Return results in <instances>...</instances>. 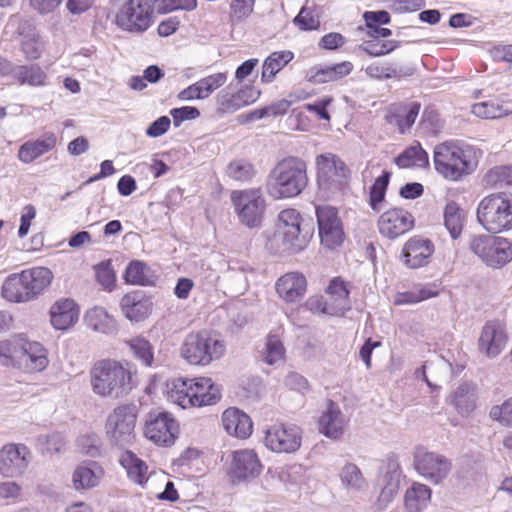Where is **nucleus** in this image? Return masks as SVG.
Here are the masks:
<instances>
[{
    "label": "nucleus",
    "mask_w": 512,
    "mask_h": 512,
    "mask_svg": "<svg viewBox=\"0 0 512 512\" xmlns=\"http://www.w3.org/2000/svg\"><path fill=\"white\" fill-rule=\"evenodd\" d=\"M120 465L125 469L128 478L134 483L143 486L148 478V466L136 454L125 450L119 457Z\"/></svg>",
    "instance_id": "32"
},
{
    "label": "nucleus",
    "mask_w": 512,
    "mask_h": 512,
    "mask_svg": "<svg viewBox=\"0 0 512 512\" xmlns=\"http://www.w3.org/2000/svg\"><path fill=\"white\" fill-rule=\"evenodd\" d=\"M473 150L456 141H446L434 148L433 162L436 171L444 178L459 181L473 172Z\"/></svg>",
    "instance_id": "3"
},
{
    "label": "nucleus",
    "mask_w": 512,
    "mask_h": 512,
    "mask_svg": "<svg viewBox=\"0 0 512 512\" xmlns=\"http://www.w3.org/2000/svg\"><path fill=\"white\" fill-rule=\"evenodd\" d=\"M38 441L49 454L61 452L65 445L64 437L60 433L41 435L39 436Z\"/></svg>",
    "instance_id": "59"
},
{
    "label": "nucleus",
    "mask_w": 512,
    "mask_h": 512,
    "mask_svg": "<svg viewBox=\"0 0 512 512\" xmlns=\"http://www.w3.org/2000/svg\"><path fill=\"white\" fill-rule=\"evenodd\" d=\"M469 249L483 263L492 268H501L512 260V248L508 239L493 235H473Z\"/></svg>",
    "instance_id": "7"
},
{
    "label": "nucleus",
    "mask_w": 512,
    "mask_h": 512,
    "mask_svg": "<svg viewBox=\"0 0 512 512\" xmlns=\"http://www.w3.org/2000/svg\"><path fill=\"white\" fill-rule=\"evenodd\" d=\"M401 479V470L397 463H389L383 477L384 485L379 495V502L387 505L397 494Z\"/></svg>",
    "instance_id": "39"
},
{
    "label": "nucleus",
    "mask_w": 512,
    "mask_h": 512,
    "mask_svg": "<svg viewBox=\"0 0 512 512\" xmlns=\"http://www.w3.org/2000/svg\"><path fill=\"white\" fill-rule=\"evenodd\" d=\"M400 45L401 42L396 40L373 39L364 41L358 48L371 57H380L394 51Z\"/></svg>",
    "instance_id": "47"
},
{
    "label": "nucleus",
    "mask_w": 512,
    "mask_h": 512,
    "mask_svg": "<svg viewBox=\"0 0 512 512\" xmlns=\"http://www.w3.org/2000/svg\"><path fill=\"white\" fill-rule=\"evenodd\" d=\"M22 278L33 299L42 294L51 284L53 273L46 267H33L21 272Z\"/></svg>",
    "instance_id": "31"
},
{
    "label": "nucleus",
    "mask_w": 512,
    "mask_h": 512,
    "mask_svg": "<svg viewBox=\"0 0 512 512\" xmlns=\"http://www.w3.org/2000/svg\"><path fill=\"white\" fill-rule=\"evenodd\" d=\"M128 344L137 359L142 361L146 366L152 365L154 354L152 345L148 340L143 337H136L131 339Z\"/></svg>",
    "instance_id": "49"
},
{
    "label": "nucleus",
    "mask_w": 512,
    "mask_h": 512,
    "mask_svg": "<svg viewBox=\"0 0 512 512\" xmlns=\"http://www.w3.org/2000/svg\"><path fill=\"white\" fill-rule=\"evenodd\" d=\"M318 427L326 437L338 439L344 433L347 422L345 418H319Z\"/></svg>",
    "instance_id": "50"
},
{
    "label": "nucleus",
    "mask_w": 512,
    "mask_h": 512,
    "mask_svg": "<svg viewBox=\"0 0 512 512\" xmlns=\"http://www.w3.org/2000/svg\"><path fill=\"white\" fill-rule=\"evenodd\" d=\"M353 70V64L348 61L341 63L315 66L306 74V79L313 84H322L337 81L350 74Z\"/></svg>",
    "instance_id": "29"
},
{
    "label": "nucleus",
    "mask_w": 512,
    "mask_h": 512,
    "mask_svg": "<svg viewBox=\"0 0 512 512\" xmlns=\"http://www.w3.org/2000/svg\"><path fill=\"white\" fill-rule=\"evenodd\" d=\"M390 178L391 172L383 171L369 189V205L374 211H379V204L385 200Z\"/></svg>",
    "instance_id": "46"
},
{
    "label": "nucleus",
    "mask_w": 512,
    "mask_h": 512,
    "mask_svg": "<svg viewBox=\"0 0 512 512\" xmlns=\"http://www.w3.org/2000/svg\"><path fill=\"white\" fill-rule=\"evenodd\" d=\"M421 104L419 102H410L399 106L392 114L390 123L397 125L401 134H405L416 121Z\"/></svg>",
    "instance_id": "37"
},
{
    "label": "nucleus",
    "mask_w": 512,
    "mask_h": 512,
    "mask_svg": "<svg viewBox=\"0 0 512 512\" xmlns=\"http://www.w3.org/2000/svg\"><path fill=\"white\" fill-rule=\"evenodd\" d=\"M90 385L99 397L113 400L123 398L137 386L136 371L128 363L100 360L90 370Z\"/></svg>",
    "instance_id": "1"
},
{
    "label": "nucleus",
    "mask_w": 512,
    "mask_h": 512,
    "mask_svg": "<svg viewBox=\"0 0 512 512\" xmlns=\"http://www.w3.org/2000/svg\"><path fill=\"white\" fill-rule=\"evenodd\" d=\"M478 399V387L473 382L459 384L446 398V403L459 414L474 411Z\"/></svg>",
    "instance_id": "24"
},
{
    "label": "nucleus",
    "mask_w": 512,
    "mask_h": 512,
    "mask_svg": "<svg viewBox=\"0 0 512 512\" xmlns=\"http://www.w3.org/2000/svg\"><path fill=\"white\" fill-rule=\"evenodd\" d=\"M120 307L125 317L132 322L144 321L152 312L153 302L143 291H132L125 294Z\"/></svg>",
    "instance_id": "19"
},
{
    "label": "nucleus",
    "mask_w": 512,
    "mask_h": 512,
    "mask_svg": "<svg viewBox=\"0 0 512 512\" xmlns=\"http://www.w3.org/2000/svg\"><path fill=\"white\" fill-rule=\"evenodd\" d=\"M17 367L28 372H39L46 368L48 359L42 344L22 340Z\"/></svg>",
    "instance_id": "21"
},
{
    "label": "nucleus",
    "mask_w": 512,
    "mask_h": 512,
    "mask_svg": "<svg viewBox=\"0 0 512 512\" xmlns=\"http://www.w3.org/2000/svg\"><path fill=\"white\" fill-rule=\"evenodd\" d=\"M263 465L252 449H240L231 452L227 467V477L232 484L248 482L260 476Z\"/></svg>",
    "instance_id": "11"
},
{
    "label": "nucleus",
    "mask_w": 512,
    "mask_h": 512,
    "mask_svg": "<svg viewBox=\"0 0 512 512\" xmlns=\"http://www.w3.org/2000/svg\"><path fill=\"white\" fill-rule=\"evenodd\" d=\"M316 217L321 244L329 249L340 246L344 241V231L337 209L317 206Z\"/></svg>",
    "instance_id": "12"
},
{
    "label": "nucleus",
    "mask_w": 512,
    "mask_h": 512,
    "mask_svg": "<svg viewBox=\"0 0 512 512\" xmlns=\"http://www.w3.org/2000/svg\"><path fill=\"white\" fill-rule=\"evenodd\" d=\"M302 218L300 213L295 209H285L278 215V223L276 230L293 228V226L301 225Z\"/></svg>",
    "instance_id": "61"
},
{
    "label": "nucleus",
    "mask_w": 512,
    "mask_h": 512,
    "mask_svg": "<svg viewBox=\"0 0 512 512\" xmlns=\"http://www.w3.org/2000/svg\"><path fill=\"white\" fill-rule=\"evenodd\" d=\"M227 81V74L223 72L215 73L204 77L198 81L204 98H208L216 89L223 86Z\"/></svg>",
    "instance_id": "56"
},
{
    "label": "nucleus",
    "mask_w": 512,
    "mask_h": 512,
    "mask_svg": "<svg viewBox=\"0 0 512 512\" xmlns=\"http://www.w3.org/2000/svg\"><path fill=\"white\" fill-rule=\"evenodd\" d=\"M89 328L96 332L109 334L116 330V321L102 307H94L85 315Z\"/></svg>",
    "instance_id": "38"
},
{
    "label": "nucleus",
    "mask_w": 512,
    "mask_h": 512,
    "mask_svg": "<svg viewBox=\"0 0 512 512\" xmlns=\"http://www.w3.org/2000/svg\"><path fill=\"white\" fill-rule=\"evenodd\" d=\"M342 484L354 491H363L367 488V481L365 480L361 470L353 463H347L340 472Z\"/></svg>",
    "instance_id": "45"
},
{
    "label": "nucleus",
    "mask_w": 512,
    "mask_h": 512,
    "mask_svg": "<svg viewBox=\"0 0 512 512\" xmlns=\"http://www.w3.org/2000/svg\"><path fill=\"white\" fill-rule=\"evenodd\" d=\"M227 175L237 181H246L252 178L254 169L252 164L245 160H236L227 167Z\"/></svg>",
    "instance_id": "54"
},
{
    "label": "nucleus",
    "mask_w": 512,
    "mask_h": 512,
    "mask_svg": "<svg viewBox=\"0 0 512 512\" xmlns=\"http://www.w3.org/2000/svg\"><path fill=\"white\" fill-rule=\"evenodd\" d=\"M124 278L130 284L152 286L155 285L158 276L146 263L133 260L127 266Z\"/></svg>",
    "instance_id": "34"
},
{
    "label": "nucleus",
    "mask_w": 512,
    "mask_h": 512,
    "mask_svg": "<svg viewBox=\"0 0 512 512\" xmlns=\"http://www.w3.org/2000/svg\"><path fill=\"white\" fill-rule=\"evenodd\" d=\"M153 0H128L116 16V24L132 33L146 31L152 20Z\"/></svg>",
    "instance_id": "9"
},
{
    "label": "nucleus",
    "mask_w": 512,
    "mask_h": 512,
    "mask_svg": "<svg viewBox=\"0 0 512 512\" xmlns=\"http://www.w3.org/2000/svg\"><path fill=\"white\" fill-rule=\"evenodd\" d=\"M366 26L371 28H377V26L389 24L391 21L390 14L385 10L378 11H366L363 14Z\"/></svg>",
    "instance_id": "63"
},
{
    "label": "nucleus",
    "mask_w": 512,
    "mask_h": 512,
    "mask_svg": "<svg viewBox=\"0 0 512 512\" xmlns=\"http://www.w3.org/2000/svg\"><path fill=\"white\" fill-rule=\"evenodd\" d=\"M255 0H233L230 8L231 13L237 20L248 17L253 12Z\"/></svg>",
    "instance_id": "64"
},
{
    "label": "nucleus",
    "mask_w": 512,
    "mask_h": 512,
    "mask_svg": "<svg viewBox=\"0 0 512 512\" xmlns=\"http://www.w3.org/2000/svg\"><path fill=\"white\" fill-rule=\"evenodd\" d=\"M77 446L82 454L90 457H98L101 454V440L95 433L80 435Z\"/></svg>",
    "instance_id": "53"
},
{
    "label": "nucleus",
    "mask_w": 512,
    "mask_h": 512,
    "mask_svg": "<svg viewBox=\"0 0 512 512\" xmlns=\"http://www.w3.org/2000/svg\"><path fill=\"white\" fill-rule=\"evenodd\" d=\"M231 201L242 225L249 229L261 227L266 211V200L261 189L233 191Z\"/></svg>",
    "instance_id": "8"
},
{
    "label": "nucleus",
    "mask_w": 512,
    "mask_h": 512,
    "mask_svg": "<svg viewBox=\"0 0 512 512\" xmlns=\"http://www.w3.org/2000/svg\"><path fill=\"white\" fill-rule=\"evenodd\" d=\"M1 293L3 298L10 302L23 303L33 300L21 272L11 274L4 280Z\"/></svg>",
    "instance_id": "33"
},
{
    "label": "nucleus",
    "mask_w": 512,
    "mask_h": 512,
    "mask_svg": "<svg viewBox=\"0 0 512 512\" xmlns=\"http://www.w3.org/2000/svg\"><path fill=\"white\" fill-rule=\"evenodd\" d=\"M50 321L57 330H66L78 320L79 310L72 299H60L50 308Z\"/></svg>",
    "instance_id": "28"
},
{
    "label": "nucleus",
    "mask_w": 512,
    "mask_h": 512,
    "mask_svg": "<svg viewBox=\"0 0 512 512\" xmlns=\"http://www.w3.org/2000/svg\"><path fill=\"white\" fill-rule=\"evenodd\" d=\"M22 340L0 341V357L5 359L4 364L17 366Z\"/></svg>",
    "instance_id": "57"
},
{
    "label": "nucleus",
    "mask_w": 512,
    "mask_h": 512,
    "mask_svg": "<svg viewBox=\"0 0 512 512\" xmlns=\"http://www.w3.org/2000/svg\"><path fill=\"white\" fill-rule=\"evenodd\" d=\"M170 115L173 118V124L175 127H179L182 122L186 120H194L200 116L198 108L193 106H183L180 108H173L170 111Z\"/></svg>",
    "instance_id": "62"
},
{
    "label": "nucleus",
    "mask_w": 512,
    "mask_h": 512,
    "mask_svg": "<svg viewBox=\"0 0 512 512\" xmlns=\"http://www.w3.org/2000/svg\"><path fill=\"white\" fill-rule=\"evenodd\" d=\"M316 165L318 183L327 188L342 184L350 173L346 164L338 156L331 153L317 156Z\"/></svg>",
    "instance_id": "15"
},
{
    "label": "nucleus",
    "mask_w": 512,
    "mask_h": 512,
    "mask_svg": "<svg viewBox=\"0 0 512 512\" xmlns=\"http://www.w3.org/2000/svg\"><path fill=\"white\" fill-rule=\"evenodd\" d=\"M284 385L289 390L296 391L303 396L311 390L308 380L303 375L295 371H291L285 376Z\"/></svg>",
    "instance_id": "58"
},
{
    "label": "nucleus",
    "mask_w": 512,
    "mask_h": 512,
    "mask_svg": "<svg viewBox=\"0 0 512 512\" xmlns=\"http://www.w3.org/2000/svg\"><path fill=\"white\" fill-rule=\"evenodd\" d=\"M413 226V216L408 211L400 208L384 212L378 220L379 232L389 239L399 237L410 231Z\"/></svg>",
    "instance_id": "16"
},
{
    "label": "nucleus",
    "mask_w": 512,
    "mask_h": 512,
    "mask_svg": "<svg viewBox=\"0 0 512 512\" xmlns=\"http://www.w3.org/2000/svg\"><path fill=\"white\" fill-rule=\"evenodd\" d=\"M472 113L486 119L501 118L512 113L508 105L500 104L497 100L479 102L472 106Z\"/></svg>",
    "instance_id": "44"
},
{
    "label": "nucleus",
    "mask_w": 512,
    "mask_h": 512,
    "mask_svg": "<svg viewBox=\"0 0 512 512\" xmlns=\"http://www.w3.org/2000/svg\"><path fill=\"white\" fill-rule=\"evenodd\" d=\"M413 456L417 473L433 484L441 483L451 472L452 463L448 458L423 446L416 447Z\"/></svg>",
    "instance_id": "10"
},
{
    "label": "nucleus",
    "mask_w": 512,
    "mask_h": 512,
    "mask_svg": "<svg viewBox=\"0 0 512 512\" xmlns=\"http://www.w3.org/2000/svg\"><path fill=\"white\" fill-rule=\"evenodd\" d=\"M135 423L133 418H108L107 435L112 445L123 448L133 443Z\"/></svg>",
    "instance_id": "27"
},
{
    "label": "nucleus",
    "mask_w": 512,
    "mask_h": 512,
    "mask_svg": "<svg viewBox=\"0 0 512 512\" xmlns=\"http://www.w3.org/2000/svg\"><path fill=\"white\" fill-rule=\"evenodd\" d=\"M307 281L303 274L290 272L281 276L276 282V291L286 302H296L303 298Z\"/></svg>",
    "instance_id": "25"
},
{
    "label": "nucleus",
    "mask_w": 512,
    "mask_h": 512,
    "mask_svg": "<svg viewBox=\"0 0 512 512\" xmlns=\"http://www.w3.org/2000/svg\"><path fill=\"white\" fill-rule=\"evenodd\" d=\"M293 23L301 30H316L320 26V21L314 17L307 7H302L298 15L294 18Z\"/></svg>",
    "instance_id": "60"
},
{
    "label": "nucleus",
    "mask_w": 512,
    "mask_h": 512,
    "mask_svg": "<svg viewBox=\"0 0 512 512\" xmlns=\"http://www.w3.org/2000/svg\"><path fill=\"white\" fill-rule=\"evenodd\" d=\"M306 169L304 160L298 157L284 158L268 177V192L277 199L299 195L308 183Z\"/></svg>",
    "instance_id": "2"
},
{
    "label": "nucleus",
    "mask_w": 512,
    "mask_h": 512,
    "mask_svg": "<svg viewBox=\"0 0 512 512\" xmlns=\"http://www.w3.org/2000/svg\"><path fill=\"white\" fill-rule=\"evenodd\" d=\"M465 214L459 205L450 201L444 209V225L453 239L460 237L463 229Z\"/></svg>",
    "instance_id": "41"
},
{
    "label": "nucleus",
    "mask_w": 512,
    "mask_h": 512,
    "mask_svg": "<svg viewBox=\"0 0 512 512\" xmlns=\"http://www.w3.org/2000/svg\"><path fill=\"white\" fill-rule=\"evenodd\" d=\"M21 85L42 86L47 78L45 72L36 64L16 66L14 76Z\"/></svg>",
    "instance_id": "42"
},
{
    "label": "nucleus",
    "mask_w": 512,
    "mask_h": 512,
    "mask_svg": "<svg viewBox=\"0 0 512 512\" xmlns=\"http://www.w3.org/2000/svg\"><path fill=\"white\" fill-rule=\"evenodd\" d=\"M169 398L181 408L187 409L214 405L220 400L221 394L211 378H178L173 382Z\"/></svg>",
    "instance_id": "4"
},
{
    "label": "nucleus",
    "mask_w": 512,
    "mask_h": 512,
    "mask_svg": "<svg viewBox=\"0 0 512 512\" xmlns=\"http://www.w3.org/2000/svg\"><path fill=\"white\" fill-rule=\"evenodd\" d=\"M103 477L104 469L98 462L83 461L72 473V484L76 491L90 490L97 487Z\"/></svg>",
    "instance_id": "20"
},
{
    "label": "nucleus",
    "mask_w": 512,
    "mask_h": 512,
    "mask_svg": "<svg viewBox=\"0 0 512 512\" xmlns=\"http://www.w3.org/2000/svg\"><path fill=\"white\" fill-rule=\"evenodd\" d=\"M30 455L24 444L4 445L0 449V474L5 478L21 477L30 463Z\"/></svg>",
    "instance_id": "14"
},
{
    "label": "nucleus",
    "mask_w": 512,
    "mask_h": 512,
    "mask_svg": "<svg viewBox=\"0 0 512 512\" xmlns=\"http://www.w3.org/2000/svg\"><path fill=\"white\" fill-rule=\"evenodd\" d=\"M145 436L159 446H171L179 434L175 418H151L145 424Z\"/></svg>",
    "instance_id": "17"
},
{
    "label": "nucleus",
    "mask_w": 512,
    "mask_h": 512,
    "mask_svg": "<svg viewBox=\"0 0 512 512\" xmlns=\"http://www.w3.org/2000/svg\"><path fill=\"white\" fill-rule=\"evenodd\" d=\"M265 446L276 453H293L301 445V430L296 425L275 424L265 430Z\"/></svg>",
    "instance_id": "13"
},
{
    "label": "nucleus",
    "mask_w": 512,
    "mask_h": 512,
    "mask_svg": "<svg viewBox=\"0 0 512 512\" xmlns=\"http://www.w3.org/2000/svg\"><path fill=\"white\" fill-rule=\"evenodd\" d=\"M294 58L293 52L289 50L275 51L264 61L262 66L261 81L271 83L278 72H280Z\"/></svg>",
    "instance_id": "35"
},
{
    "label": "nucleus",
    "mask_w": 512,
    "mask_h": 512,
    "mask_svg": "<svg viewBox=\"0 0 512 512\" xmlns=\"http://www.w3.org/2000/svg\"><path fill=\"white\" fill-rule=\"evenodd\" d=\"M226 346L223 340L207 331L189 333L181 346L180 353L190 365L207 366L220 359Z\"/></svg>",
    "instance_id": "6"
},
{
    "label": "nucleus",
    "mask_w": 512,
    "mask_h": 512,
    "mask_svg": "<svg viewBox=\"0 0 512 512\" xmlns=\"http://www.w3.org/2000/svg\"><path fill=\"white\" fill-rule=\"evenodd\" d=\"M285 349L283 343L276 335H269L266 340V348L263 356V360L273 365L283 359Z\"/></svg>",
    "instance_id": "52"
},
{
    "label": "nucleus",
    "mask_w": 512,
    "mask_h": 512,
    "mask_svg": "<svg viewBox=\"0 0 512 512\" xmlns=\"http://www.w3.org/2000/svg\"><path fill=\"white\" fill-rule=\"evenodd\" d=\"M431 498V489L425 484L414 483L405 493V505L410 511L425 507Z\"/></svg>",
    "instance_id": "43"
},
{
    "label": "nucleus",
    "mask_w": 512,
    "mask_h": 512,
    "mask_svg": "<svg viewBox=\"0 0 512 512\" xmlns=\"http://www.w3.org/2000/svg\"><path fill=\"white\" fill-rule=\"evenodd\" d=\"M97 281L105 288L114 286L116 276L112 267L111 260H105L97 264L95 267Z\"/></svg>",
    "instance_id": "55"
},
{
    "label": "nucleus",
    "mask_w": 512,
    "mask_h": 512,
    "mask_svg": "<svg viewBox=\"0 0 512 512\" xmlns=\"http://www.w3.org/2000/svg\"><path fill=\"white\" fill-rule=\"evenodd\" d=\"M310 232L305 231L301 225L286 228L285 230H276L273 240L278 244L282 252L291 254L298 253L306 248L310 240Z\"/></svg>",
    "instance_id": "22"
},
{
    "label": "nucleus",
    "mask_w": 512,
    "mask_h": 512,
    "mask_svg": "<svg viewBox=\"0 0 512 512\" xmlns=\"http://www.w3.org/2000/svg\"><path fill=\"white\" fill-rule=\"evenodd\" d=\"M327 292L334 297L335 301H338L337 308L332 310L328 307L327 303H324L322 308V313L329 315H343L345 311L350 309V305L348 303L349 291L343 280L340 278H334L328 288Z\"/></svg>",
    "instance_id": "36"
},
{
    "label": "nucleus",
    "mask_w": 512,
    "mask_h": 512,
    "mask_svg": "<svg viewBox=\"0 0 512 512\" xmlns=\"http://www.w3.org/2000/svg\"><path fill=\"white\" fill-rule=\"evenodd\" d=\"M477 221L488 232L497 234L512 229V194L492 193L477 207Z\"/></svg>",
    "instance_id": "5"
},
{
    "label": "nucleus",
    "mask_w": 512,
    "mask_h": 512,
    "mask_svg": "<svg viewBox=\"0 0 512 512\" xmlns=\"http://www.w3.org/2000/svg\"><path fill=\"white\" fill-rule=\"evenodd\" d=\"M260 96V91L253 86H245L236 93L222 90L217 96V104L224 111H236L254 103Z\"/></svg>",
    "instance_id": "26"
},
{
    "label": "nucleus",
    "mask_w": 512,
    "mask_h": 512,
    "mask_svg": "<svg viewBox=\"0 0 512 512\" xmlns=\"http://www.w3.org/2000/svg\"><path fill=\"white\" fill-rule=\"evenodd\" d=\"M507 343V336L501 325L487 322L482 328L479 337V350L492 358L498 356Z\"/></svg>",
    "instance_id": "23"
},
{
    "label": "nucleus",
    "mask_w": 512,
    "mask_h": 512,
    "mask_svg": "<svg viewBox=\"0 0 512 512\" xmlns=\"http://www.w3.org/2000/svg\"><path fill=\"white\" fill-rule=\"evenodd\" d=\"M395 163L400 168L420 167L424 168L429 165V158L426 151L419 143L407 147L402 153L395 158Z\"/></svg>",
    "instance_id": "40"
},
{
    "label": "nucleus",
    "mask_w": 512,
    "mask_h": 512,
    "mask_svg": "<svg viewBox=\"0 0 512 512\" xmlns=\"http://www.w3.org/2000/svg\"><path fill=\"white\" fill-rule=\"evenodd\" d=\"M434 253V244L431 240L415 236L406 242L402 250L405 265L417 269L427 265Z\"/></svg>",
    "instance_id": "18"
},
{
    "label": "nucleus",
    "mask_w": 512,
    "mask_h": 512,
    "mask_svg": "<svg viewBox=\"0 0 512 512\" xmlns=\"http://www.w3.org/2000/svg\"><path fill=\"white\" fill-rule=\"evenodd\" d=\"M222 423L226 432L236 438L246 439L253 431L251 418H222Z\"/></svg>",
    "instance_id": "48"
},
{
    "label": "nucleus",
    "mask_w": 512,
    "mask_h": 512,
    "mask_svg": "<svg viewBox=\"0 0 512 512\" xmlns=\"http://www.w3.org/2000/svg\"><path fill=\"white\" fill-rule=\"evenodd\" d=\"M484 181L487 185L497 187L503 185H512V165L511 166H496L490 169Z\"/></svg>",
    "instance_id": "51"
},
{
    "label": "nucleus",
    "mask_w": 512,
    "mask_h": 512,
    "mask_svg": "<svg viewBox=\"0 0 512 512\" xmlns=\"http://www.w3.org/2000/svg\"><path fill=\"white\" fill-rule=\"evenodd\" d=\"M56 141V136L53 133L45 134L34 141H27L20 146L18 158L21 162L29 164L52 150L56 145Z\"/></svg>",
    "instance_id": "30"
}]
</instances>
